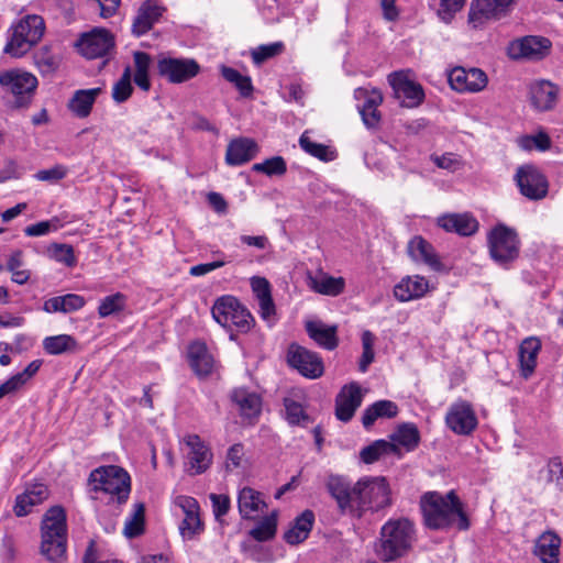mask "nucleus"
<instances>
[{"mask_svg":"<svg viewBox=\"0 0 563 563\" xmlns=\"http://www.w3.org/2000/svg\"><path fill=\"white\" fill-rule=\"evenodd\" d=\"M424 525L432 530H445L456 527L467 530L470 520L463 505L454 490L445 495L438 492L426 493L420 500Z\"/></svg>","mask_w":563,"mask_h":563,"instance_id":"nucleus-1","label":"nucleus"},{"mask_svg":"<svg viewBox=\"0 0 563 563\" xmlns=\"http://www.w3.org/2000/svg\"><path fill=\"white\" fill-rule=\"evenodd\" d=\"M41 554L51 563L66 561L67 525L63 507L53 506L43 516L41 523Z\"/></svg>","mask_w":563,"mask_h":563,"instance_id":"nucleus-2","label":"nucleus"},{"mask_svg":"<svg viewBox=\"0 0 563 563\" xmlns=\"http://www.w3.org/2000/svg\"><path fill=\"white\" fill-rule=\"evenodd\" d=\"M415 539V527L409 519H389L380 529L376 554L384 562L396 561L411 549Z\"/></svg>","mask_w":563,"mask_h":563,"instance_id":"nucleus-3","label":"nucleus"},{"mask_svg":"<svg viewBox=\"0 0 563 563\" xmlns=\"http://www.w3.org/2000/svg\"><path fill=\"white\" fill-rule=\"evenodd\" d=\"M92 490L110 496L109 503L125 504L131 492L129 473L117 465H106L93 470L89 475Z\"/></svg>","mask_w":563,"mask_h":563,"instance_id":"nucleus-4","label":"nucleus"},{"mask_svg":"<svg viewBox=\"0 0 563 563\" xmlns=\"http://www.w3.org/2000/svg\"><path fill=\"white\" fill-rule=\"evenodd\" d=\"M352 515L361 517L364 511H378L390 505V489L385 477L365 476L354 484Z\"/></svg>","mask_w":563,"mask_h":563,"instance_id":"nucleus-5","label":"nucleus"},{"mask_svg":"<svg viewBox=\"0 0 563 563\" xmlns=\"http://www.w3.org/2000/svg\"><path fill=\"white\" fill-rule=\"evenodd\" d=\"M44 31L45 23L42 16L31 14L22 18L9 30L3 53L15 58L22 57L41 41Z\"/></svg>","mask_w":563,"mask_h":563,"instance_id":"nucleus-6","label":"nucleus"},{"mask_svg":"<svg viewBox=\"0 0 563 563\" xmlns=\"http://www.w3.org/2000/svg\"><path fill=\"white\" fill-rule=\"evenodd\" d=\"M487 243L490 257L500 266L507 267L519 256V236L505 224H498L489 231Z\"/></svg>","mask_w":563,"mask_h":563,"instance_id":"nucleus-7","label":"nucleus"},{"mask_svg":"<svg viewBox=\"0 0 563 563\" xmlns=\"http://www.w3.org/2000/svg\"><path fill=\"white\" fill-rule=\"evenodd\" d=\"M212 317L223 328L240 332L251 330L254 319L250 311L233 296H222L212 306Z\"/></svg>","mask_w":563,"mask_h":563,"instance_id":"nucleus-8","label":"nucleus"},{"mask_svg":"<svg viewBox=\"0 0 563 563\" xmlns=\"http://www.w3.org/2000/svg\"><path fill=\"white\" fill-rule=\"evenodd\" d=\"M0 86L14 96L16 107H26L37 87V79L31 73L11 69L0 75Z\"/></svg>","mask_w":563,"mask_h":563,"instance_id":"nucleus-9","label":"nucleus"},{"mask_svg":"<svg viewBox=\"0 0 563 563\" xmlns=\"http://www.w3.org/2000/svg\"><path fill=\"white\" fill-rule=\"evenodd\" d=\"M517 0H472L468 12V24L473 29H482L488 22L507 15Z\"/></svg>","mask_w":563,"mask_h":563,"instance_id":"nucleus-10","label":"nucleus"},{"mask_svg":"<svg viewBox=\"0 0 563 563\" xmlns=\"http://www.w3.org/2000/svg\"><path fill=\"white\" fill-rule=\"evenodd\" d=\"M515 180L520 194L530 200H541L548 195V179L534 165L527 164L518 167Z\"/></svg>","mask_w":563,"mask_h":563,"instance_id":"nucleus-11","label":"nucleus"},{"mask_svg":"<svg viewBox=\"0 0 563 563\" xmlns=\"http://www.w3.org/2000/svg\"><path fill=\"white\" fill-rule=\"evenodd\" d=\"M388 82L394 90L395 98L400 101L405 108H417L424 100V90L422 86L409 79L405 71H394L388 76Z\"/></svg>","mask_w":563,"mask_h":563,"instance_id":"nucleus-12","label":"nucleus"},{"mask_svg":"<svg viewBox=\"0 0 563 563\" xmlns=\"http://www.w3.org/2000/svg\"><path fill=\"white\" fill-rule=\"evenodd\" d=\"M76 46L79 53L88 59L101 58L113 51L114 38L109 31L96 29L90 33L82 34Z\"/></svg>","mask_w":563,"mask_h":563,"instance_id":"nucleus-13","label":"nucleus"},{"mask_svg":"<svg viewBox=\"0 0 563 563\" xmlns=\"http://www.w3.org/2000/svg\"><path fill=\"white\" fill-rule=\"evenodd\" d=\"M199 70V64L191 58L162 57L157 62L159 76L173 84L185 82L196 77Z\"/></svg>","mask_w":563,"mask_h":563,"instance_id":"nucleus-14","label":"nucleus"},{"mask_svg":"<svg viewBox=\"0 0 563 563\" xmlns=\"http://www.w3.org/2000/svg\"><path fill=\"white\" fill-rule=\"evenodd\" d=\"M288 364L296 368L302 376L314 379L323 374L322 358L312 351L298 344H291L287 353Z\"/></svg>","mask_w":563,"mask_h":563,"instance_id":"nucleus-15","label":"nucleus"},{"mask_svg":"<svg viewBox=\"0 0 563 563\" xmlns=\"http://www.w3.org/2000/svg\"><path fill=\"white\" fill-rule=\"evenodd\" d=\"M450 430L459 435H470L477 427V417L470 402L459 400L452 404L445 416Z\"/></svg>","mask_w":563,"mask_h":563,"instance_id":"nucleus-16","label":"nucleus"},{"mask_svg":"<svg viewBox=\"0 0 563 563\" xmlns=\"http://www.w3.org/2000/svg\"><path fill=\"white\" fill-rule=\"evenodd\" d=\"M448 77L451 88L457 92H478L488 82L487 75L479 68L454 67Z\"/></svg>","mask_w":563,"mask_h":563,"instance_id":"nucleus-17","label":"nucleus"},{"mask_svg":"<svg viewBox=\"0 0 563 563\" xmlns=\"http://www.w3.org/2000/svg\"><path fill=\"white\" fill-rule=\"evenodd\" d=\"M184 441L189 448L187 454L189 474L198 475L205 473L212 463L213 454L211 450L197 434H188Z\"/></svg>","mask_w":563,"mask_h":563,"instance_id":"nucleus-18","label":"nucleus"},{"mask_svg":"<svg viewBox=\"0 0 563 563\" xmlns=\"http://www.w3.org/2000/svg\"><path fill=\"white\" fill-rule=\"evenodd\" d=\"M166 9L157 0L144 1L133 19L131 32L140 37L146 34L159 21Z\"/></svg>","mask_w":563,"mask_h":563,"instance_id":"nucleus-19","label":"nucleus"},{"mask_svg":"<svg viewBox=\"0 0 563 563\" xmlns=\"http://www.w3.org/2000/svg\"><path fill=\"white\" fill-rule=\"evenodd\" d=\"M361 404L360 386L356 383L343 386L335 398V417L343 422L350 421Z\"/></svg>","mask_w":563,"mask_h":563,"instance_id":"nucleus-20","label":"nucleus"},{"mask_svg":"<svg viewBox=\"0 0 563 563\" xmlns=\"http://www.w3.org/2000/svg\"><path fill=\"white\" fill-rule=\"evenodd\" d=\"M550 41L544 37L526 36L523 38L514 41L508 48L509 56L512 59L530 58L539 59L550 48Z\"/></svg>","mask_w":563,"mask_h":563,"instance_id":"nucleus-21","label":"nucleus"},{"mask_svg":"<svg viewBox=\"0 0 563 563\" xmlns=\"http://www.w3.org/2000/svg\"><path fill=\"white\" fill-rule=\"evenodd\" d=\"M327 489L329 494L335 499L341 512L352 514L354 505V485L351 484L342 476L330 475L327 481Z\"/></svg>","mask_w":563,"mask_h":563,"instance_id":"nucleus-22","label":"nucleus"},{"mask_svg":"<svg viewBox=\"0 0 563 563\" xmlns=\"http://www.w3.org/2000/svg\"><path fill=\"white\" fill-rule=\"evenodd\" d=\"M257 153L258 145L254 140L238 137L228 144L225 162L230 166H240L253 159Z\"/></svg>","mask_w":563,"mask_h":563,"instance_id":"nucleus-23","label":"nucleus"},{"mask_svg":"<svg viewBox=\"0 0 563 563\" xmlns=\"http://www.w3.org/2000/svg\"><path fill=\"white\" fill-rule=\"evenodd\" d=\"M428 290L429 282L423 276H406L394 287V296L398 301L407 302L423 297Z\"/></svg>","mask_w":563,"mask_h":563,"instance_id":"nucleus-24","label":"nucleus"},{"mask_svg":"<svg viewBox=\"0 0 563 563\" xmlns=\"http://www.w3.org/2000/svg\"><path fill=\"white\" fill-rule=\"evenodd\" d=\"M440 228L462 236H470L478 230V221L470 213H450L438 219Z\"/></svg>","mask_w":563,"mask_h":563,"instance_id":"nucleus-25","label":"nucleus"},{"mask_svg":"<svg viewBox=\"0 0 563 563\" xmlns=\"http://www.w3.org/2000/svg\"><path fill=\"white\" fill-rule=\"evenodd\" d=\"M47 497V486L41 483L34 484L16 496L13 511L18 517L27 516L34 506L42 504Z\"/></svg>","mask_w":563,"mask_h":563,"instance_id":"nucleus-26","label":"nucleus"},{"mask_svg":"<svg viewBox=\"0 0 563 563\" xmlns=\"http://www.w3.org/2000/svg\"><path fill=\"white\" fill-rule=\"evenodd\" d=\"M531 104L539 111L551 110L556 102L559 89L548 80H539L530 85Z\"/></svg>","mask_w":563,"mask_h":563,"instance_id":"nucleus-27","label":"nucleus"},{"mask_svg":"<svg viewBox=\"0 0 563 563\" xmlns=\"http://www.w3.org/2000/svg\"><path fill=\"white\" fill-rule=\"evenodd\" d=\"M407 251L415 262H422L437 272L443 268L433 246L421 236L412 238L408 243Z\"/></svg>","mask_w":563,"mask_h":563,"instance_id":"nucleus-28","label":"nucleus"},{"mask_svg":"<svg viewBox=\"0 0 563 563\" xmlns=\"http://www.w3.org/2000/svg\"><path fill=\"white\" fill-rule=\"evenodd\" d=\"M308 335L320 346L327 350H334L339 344L338 325H327L320 320L306 323Z\"/></svg>","mask_w":563,"mask_h":563,"instance_id":"nucleus-29","label":"nucleus"},{"mask_svg":"<svg viewBox=\"0 0 563 563\" xmlns=\"http://www.w3.org/2000/svg\"><path fill=\"white\" fill-rule=\"evenodd\" d=\"M314 523V514L306 509L295 518L291 526L284 533V540L290 545H297L303 542L308 537Z\"/></svg>","mask_w":563,"mask_h":563,"instance_id":"nucleus-30","label":"nucleus"},{"mask_svg":"<svg viewBox=\"0 0 563 563\" xmlns=\"http://www.w3.org/2000/svg\"><path fill=\"white\" fill-rule=\"evenodd\" d=\"M560 547V537L553 531H545L536 542L534 554L542 563H559Z\"/></svg>","mask_w":563,"mask_h":563,"instance_id":"nucleus-31","label":"nucleus"},{"mask_svg":"<svg viewBox=\"0 0 563 563\" xmlns=\"http://www.w3.org/2000/svg\"><path fill=\"white\" fill-rule=\"evenodd\" d=\"M231 399L239 407L243 418L253 420L260 416L262 401L257 394L244 388H236L233 390Z\"/></svg>","mask_w":563,"mask_h":563,"instance_id":"nucleus-32","label":"nucleus"},{"mask_svg":"<svg viewBox=\"0 0 563 563\" xmlns=\"http://www.w3.org/2000/svg\"><path fill=\"white\" fill-rule=\"evenodd\" d=\"M189 363L194 372L205 377L211 374L213 368V357L202 342H194L188 349Z\"/></svg>","mask_w":563,"mask_h":563,"instance_id":"nucleus-33","label":"nucleus"},{"mask_svg":"<svg viewBox=\"0 0 563 563\" xmlns=\"http://www.w3.org/2000/svg\"><path fill=\"white\" fill-rule=\"evenodd\" d=\"M100 93L101 88L76 90L68 101V109L77 118H87L90 114L92 107Z\"/></svg>","mask_w":563,"mask_h":563,"instance_id":"nucleus-34","label":"nucleus"},{"mask_svg":"<svg viewBox=\"0 0 563 563\" xmlns=\"http://www.w3.org/2000/svg\"><path fill=\"white\" fill-rule=\"evenodd\" d=\"M266 504L262 499L261 493L251 487H243L238 495L239 512L243 519H253L254 514L258 512Z\"/></svg>","mask_w":563,"mask_h":563,"instance_id":"nucleus-35","label":"nucleus"},{"mask_svg":"<svg viewBox=\"0 0 563 563\" xmlns=\"http://www.w3.org/2000/svg\"><path fill=\"white\" fill-rule=\"evenodd\" d=\"M251 286L258 300L261 316L266 320L269 319L275 313V305L272 299L268 280L264 277L255 276L251 278Z\"/></svg>","mask_w":563,"mask_h":563,"instance_id":"nucleus-36","label":"nucleus"},{"mask_svg":"<svg viewBox=\"0 0 563 563\" xmlns=\"http://www.w3.org/2000/svg\"><path fill=\"white\" fill-rule=\"evenodd\" d=\"M541 350V342L537 338H527L519 346V361L522 375L529 377L537 365V356Z\"/></svg>","mask_w":563,"mask_h":563,"instance_id":"nucleus-37","label":"nucleus"},{"mask_svg":"<svg viewBox=\"0 0 563 563\" xmlns=\"http://www.w3.org/2000/svg\"><path fill=\"white\" fill-rule=\"evenodd\" d=\"M86 303V300L82 296L77 294H67L64 296H57L47 299L44 302L43 310L53 313V312H73L81 309Z\"/></svg>","mask_w":563,"mask_h":563,"instance_id":"nucleus-38","label":"nucleus"},{"mask_svg":"<svg viewBox=\"0 0 563 563\" xmlns=\"http://www.w3.org/2000/svg\"><path fill=\"white\" fill-rule=\"evenodd\" d=\"M397 413L398 407L394 401L378 400L364 410L362 423L369 429L378 418H394Z\"/></svg>","mask_w":563,"mask_h":563,"instance_id":"nucleus-39","label":"nucleus"},{"mask_svg":"<svg viewBox=\"0 0 563 563\" xmlns=\"http://www.w3.org/2000/svg\"><path fill=\"white\" fill-rule=\"evenodd\" d=\"M400 455L399 448L395 443L386 440H376L372 444L362 449L360 456L366 464H372L385 455Z\"/></svg>","mask_w":563,"mask_h":563,"instance_id":"nucleus-40","label":"nucleus"},{"mask_svg":"<svg viewBox=\"0 0 563 563\" xmlns=\"http://www.w3.org/2000/svg\"><path fill=\"white\" fill-rule=\"evenodd\" d=\"M43 349L49 355H59L77 351L78 343L76 339L69 334H58L46 336L43 340Z\"/></svg>","mask_w":563,"mask_h":563,"instance_id":"nucleus-41","label":"nucleus"},{"mask_svg":"<svg viewBox=\"0 0 563 563\" xmlns=\"http://www.w3.org/2000/svg\"><path fill=\"white\" fill-rule=\"evenodd\" d=\"M391 443H395L397 446L401 445L406 451L410 452L419 445L420 433L413 423H402L391 435Z\"/></svg>","mask_w":563,"mask_h":563,"instance_id":"nucleus-42","label":"nucleus"},{"mask_svg":"<svg viewBox=\"0 0 563 563\" xmlns=\"http://www.w3.org/2000/svg\"><path fill=\"white\" fill-rule=\"evenodd\" d=\"M383 102V96L379 91H372V93L364 101L360 113L364 124L368 129L376 128L380 121V113L377 107Z\"/></svg>","mask_w":563,"mask_h":563,"instance_id":"nucleus-43","label":"nucleus"},{"mask_svg":"<svg viewBox=\"0 0 563 563\" xmlns=\"http://www.w3.org/2000/svg\"><path fill=\"white\" fill-rule=\"evenodd\" d=\"M311 288L322 295L338 296L343 292L345 282L342 277L324 275L320 278H311Z\"/></svg>","mask_w":563,"mask_h":563,"instance_id":"nucleus-44","label":"nucleus"},{"mask_svg":"<svg viewBox=\"0 0 563 563\" xmlns=\"http://www.w3.org/2000/svg\"><path fill=\"white\" fill-rule=\"evenodd\" d=\"M277 516L272 514L264 517L260 522L250 531L251 537L260 542L268 541L276 534Z\"/></svg>","mask_w":563,"mask_h":563,"instance_id":"nucleus-45","label":"nucleus"},{"mask_svg":"<svg viewBox=\"0 0 563 563\" xmlns=\"http://www.w3.org/2000/svg\"><path fill=\"white\" fill-rule=\"evenodd\" d=\"M145 520V506L142 503L134 505V510L124 525V534L128 538H135L143 533Z\"/></svg>","mask_w":563,"mask_h":563,"instance_id":"nucleus-46","label":"nucleus"},{"mask_svg":"<svg viewBox=\"0 0 563 563\" xmlns=\"http://www.w3.org/2000/svg\"><path fill=\"white\" fill-rule=\"evenodd\" d=\"M126 297L122 292L104 297L98 307V314L100 318H107L114 313H119L125 309Z\"/></svg>","mask_w":563,"mask_h":563,"instance_id":"nucleus-47","label":"nucleus"},{"mask_svg":"<svg viewBox=\"0 0 563 563\" xmlns=\"http://www.w3.org/2000/svg\"><path fill=\"white\" fill-rule=\"evenodd\" d=\"M256 173H263L266 176H283L287 172V165L282 156H273L262 163H256L252 166Z\"/></svg>","mask_w":563,"mask_h":563,"instance_id":"nucleus-48","label":"nucleus"},{"mask_svg":"<svg viewBox=\"0 0 563 563\" xmlns=\"http://www.w3.org/2000/svg\"><path fill=\"white\" fill-rule=\"evenodd\" d=\"M34 63L43 75H51L58 68V58L47 46L41 47L34 54Z\"/></svg>","mask_w":563,"mask_h":563,"instance_id":"nucleus-49","label":"nucleus"},{"mask_svg":"<svg viewBox=\"0 0 563 563\" xmlns=\"http://www.w3.org/2000/svg\"><path fill=\"white\" fill-rule=\"evenodd\" d=\"M299 144L306 153L321 161L329 162L334 158L333 153L329 151L327 145L311 141L306 133L300 136Z\"/></svg>","mask_w":563,"mask_h":563,"instance_id":"nucleus-50","label":"nucleus"},{"mask_svg":"<svg viewBox=\"0 0 563 563\" xmlns=\"http://www.w3.org/2000/svg\"><path fill=\"white\" fill-rule=\"evenodd\" d=\"M133 91L131 85V68L128 66L121 78L114 84L112 90V98L115 102L121 103L126 101Z\"/></svg>","mask_w":563,"mask_h":563,"instance_id":"nucleus-51","label":"nucleus"},{"mask_svg":"<svg viewBox=\"0 0 563 563\" xmlns=\"http://www.w3.org/2000/svg\"><path fill=\"white\" fill-rule=\"evenodd\" d=\"M374 342H375V336L371 331L366 330L362 333L363 353H362V356L358 362V369L362 373H365L367 371L368 366L374 361V356H375Z\"/></svg>","mask_w":563,"mask_h":563,"instance_id":"nucleus-52","label":"nucleus"},{"mask_svg":"<svg viewBox=\"0 0 563 563\" xmlns=\"http://www.w3.org/2000/svg\"><path fill=\"white\" fill-rule=\"evenodd\" d=\"M203 531V523L199 514L185 516L179 525V532L185 540H192Z\"/></svg>","mask_w":563,"mask_h":563,"instance_id":"nucleus-53","label":"nucleus"},{"mask_svg":"<svg viewBox=\"0 0 563 563\" xmlns=\"http://www.w3.org/2000/svg\"><path fill=\"white\" fill-rule=\"evenodd\" d=\"M284 406L286 411V419L290 424H303L309 421V417L299 402L290 398H285Z\"/></svg>","mask_w":563,"mask_h":563,"instance_id":"nucleus-54","label":"nucleus"},{"mask_svg":"<svg viewBox=\"0 0 563 563\" xmlns=\"http://www.w3.org/2000/svg\"><path fill=\"white\" fill-rule=\"evenodd\" d=\"M52 257L67 267H73L76 265L77 260L74 253V247L69 244H58L54 243L51 246Z\"/></svg>","mask_w":563,"mask_h":563,"instance_id":"nucleus-55","label":"nucleus"},{"mask_svg":"<svg viewBox=\"0 0 563 563\" xmlns=\"http://www.w3.org/2000/svg\"><path fill=\"white\" fill-rule=\"evenodd\" d=\"M284 49V44L282 42H275L267 45H260L255 49L252 51V59L254 64L260 65L265 60L279 55Z\"/></svg>","mask_w":563,"mask_h":563,"instance_id":"nucleus-56","label":"nucleus"},{"mask_svg":"<svg viewBox=\"0 0 563 563\" xmlns=\"http://www.w3.org/2000/svg\"><path fill=\"white\" fill-rule=\"evenodd\" d=\"M548 481L554 482L563 490V457H551L547 464Z\"/></svg>","mask_w":563,"mask_h":563,"instance_id":"nucleus-57","label":"nucleus"},{"mask_svg":"<svg viewBox=\"0 0 563 563\" xmlns=\"http://www.w3.org/2000/svg\"><path fill=\"white\" fill-rule=\"evenodd\" d=\"M212 504V511L217 521H221V518L225 516L231 507V500L228 495L224 494H210L209 496Z\"/></svg>","mask_w":563,"mask_h":563,"instance_id":"nucleus-58","label":"nucleus"},{"mask_svg":"<svg viewBox=\"0 0 563 563\" xmlns=\"http://www.w3.org/2000/svg\"><path fill=\"white\" fill-rule=\"evenodd\" d=\"M465 1L466 0H441L438 11L440 19L445 23H450L454 14L463 8Z\"/></svg>","mask_w":563,"mask_h":563,"instance_id":"nucleus-59","label":"nucleus"},{"mask_svg":"<svg viewBox=\"0 0 563 563\" xmlns=\"http://www.w3.org/2000/svg\"><path fill=\"white\" fill-rule=\"evenodd\" d=\"M67 174V169L63 165H55L48 169L38 170L35 178L41 181H57L63 179Z\"/></svg>","mask_w":563,"mask_h":563,"instance_id":"nucleus-60","label":"nucleus"},{"mask_svg":"<svg viewBox=\"0 0 563 563\" xmlns=\"http://www.w3.org/2000/svg\"><path fill=\"white\" fill-rule=\"evenodd\" d=\"M56 221H41L35 224H31L24 229V233L27 236H41L47 234L51 230H57Z\"/></svg>","mask_w":563,"mask_h":563,"instance_id":"nucleus-61","label":"nucleus"},{"mask_svg":"<svg viewBox=\"0 0 563 563\" xmlns=\"http://www.w3.org/2000/svg\"><path fill=\"white\" fill-rule=\"evenodd\" d=\"M532 145L540 151L548 150L551 145L549 135L545 133H539L533 136H527L522 140V146L525 148H531Z\"/></svg>","mask_w":563,"mask_h":563,"instance_id":"nucleus-62","label":"nucleus"},{"mask_svg":"<svg viewBox=\"0 0 563 563\" xmlns=\"http://www.w3.org/2000/svg\"><path fill=\"white\" fill-rule=\"evenodd\" d=\"M175 505L181 508L185 516L199 514V504L194 497L178 496L175 499Z\"/></svg>","mask_w":563,"mask_h":563,"instance_id":"nucleus-63","label":"nucleus"},{"mask_svg":"<svg viewBox=\"0 0 563 563\" xmlns=\"http://www.w3.org/2000/svg\"><path fill=\"white\" fill-rule=\"evenodd\" d=\"M434 164L443 169L455 172L460 168L461 162L455 154L446 153L441 156H437L433 159Z\"/></svg>","mask_w":563,"mask_h":563,"instance_id":"nucleus-64","label":"nucleus"}]
</instances>
